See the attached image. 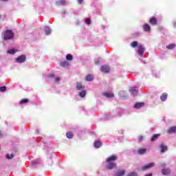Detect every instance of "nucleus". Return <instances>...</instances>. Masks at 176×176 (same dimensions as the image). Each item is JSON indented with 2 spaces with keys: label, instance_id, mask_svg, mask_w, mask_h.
Listing matches in <instances>:
<instances>
[{
  "label": "nucleus",
  "instance_id": "obj_1",
  "mask_svg": "<svg viewBox=\"0 0 176 176\" xmlns=\"http://www.w3.org/2000/svg\"><path fill=\"white\" fill-rule=\"evenodd\" d=\"M117 159L118 156L116 155H111L107 158V163H108V164L106 166V168H107V170H112V168H115V167H116V164L113 162L117 160Z\"/></svg>",
  "mask_w": 176,
  "mask_h": 176
},
{
  "label": "nucleus",
  "instance_id": "obj_2",
  "mask_svg": "<svg viewBox=\"0 0 176 176\" xmlns=\"http://www.w3.org/2000/svg\"><path fill=\"white\" fill-rule=\"evenodd\" d=\"M13 36H14V33L12 30H8L4 33V41H10V39H13Z\"/></svg>",
  "mask_w": 176,
  "mask_h": 176
},
{
  "label": "nucleus",
  "instance_id": "obj_3",
  "mask_svg": "<svg viewBox=\"0 0 176 176\" xmlns=\"http://www.w3.org/2000/svg\"><path fill=\"white\" fill-rule=\"evenodd\" d=\"M155 166H156L155 162H151V163L146 164V166H140L138 168V170L139 171H146V170H149V168H152V167H155Z\"/></svg>",
  "mask_w": 176,
  "mask_h": 176
},
{
  "label": "nucleus",
  "instance_id": "obj_4",
  "mask_svg": "<svg viewBox=\"0 0 176 176\" xmlns=\"http://www.w3.org/2000/svg\"><path fill=\"white\" fill-rule=\"evenodd\" d=\"M138 50H137V53L140 57L144 56V53H145V47L142 45H138Z\"/></svg>",
  "mask_w": 176,
  "mask_h": 176
},
{
  "label": "nucleus",
  "instance_id": "obj_5",
  "mask_svg": "<svg viewBox=\"0 0 176 176\" xmlns=\"http://www.w3.org/2000/svg\"><path fill=\"white\" fill-rule=\"evenodd\" d=\"M26 58H27V57L25 56V55H21L16 59V63L21 64L23 63H25Z\"/></svg>",
  "mask_w": 176,
  "mask_h": 176
},
{
  "label": "nucleus",
  "instance_id": "obj_6",
  "mask_svg": "<svg viewBox=\"0 0 176 176\" xmlns=\"http://www.w3.org/2000/svg\"><path fill=\"white\" fill-rule=\"evenodd\" d=\"M129 92L133 97H135L138 94V89H137V87H133L129 89Z\"/></svg>",
  "mask_w": 176,
  "mask_h": 176
},
{
  "label": "nucleus",
  "instance_id": "obj_7",
  "mask_svg": "<svg viewBox=\"0 0 176 176\" xmlns=\"http://www.w3.org/2000/svg\"><path fill=\"white\" fill-rule=\"evenodd\" d=\"M102 72H104L105 74H108L109 72V66L104 65H102L100 68Z\"/></svg>",
  "mask_w": 176,
  "mask_h": 176
},
{
  "label": "nucleus",
  "instance_id": "obj_8",
  "mask_svg": "<svg viewBox=\"0 0 176 176\" xmlns=\"http://www.w3.org/2000/svg\"><path fill=\"white\" fill-rule=\"evenodd\" d=\"M144 105V102H138L135 104V105L133 106V108H135V109H140L142 108Z\"/></svg>",
  "mask_w": 176,
  "mask_h": 176
},
{
  "label": "nucleus",
  "instance_id": "obj_9",
  "mask_svg": "<svg viewBox=\"0 0 176 176\" xmlns=\"http://www.w3.org/2000/svg\"><path fill=\"white\" fill-rule=\"evenodd\" d=\"M94 146L96 148H101V146H102V143L100 141L96 140L94 143Z\"/></svg>",
  "mask_w": 176,
  "mask_h": 176
},
{
  "label": "nucleus",
  "instance_id": "obj_10",
  "mask_svg": "<svg viewBox=\"0 0 176 176\" xmlns=\"http://www.w3.org/2000/svg\"><path fill=\"white\" fill-rule=\"evenodd\" d=\"M170 173H171L170 168H164L162 170V174H163V175H168Z\"/></svg>",
  "mask_w": 176,
  "mask_h": 176
},
{
  "label": "nucleus",
  "instance_id": "obj_11",
  "mask_svg": "<svg viewBox=\"0 0 176 176\" xmlns=\"http://www.w3.org/2000/svg\"><path fill=\"white\" fill-rule=\"evenodd\" d=\"M44 31L46 35H50V34H52V29H50V27L49 26H45L44 28Z\"/></svg>",
  "mask_w": 176,
  "mask_h": 176
},
{
  "label": "nucleus",
  "instance_id": "obj_12",
  "mask_svg": "<svg viewBox=\"0 0 176 176\" xmlns=\"http://www.w3.org/2000/svg\"><path fill=\"white\" fill-rule=\"evenodd\" d=\"M56 3L57 6H63V5H67V1L60 0L58 1H56Z\"/></svg>",
  "mask_w": 176,
  "mask_h": 176
},
{
  "label": "nucleus",
  "instance_id": "obj_13",
  "mask_svg": "<svg viewBox=\"0 0 176 176\" xmlns=\"http://www.w3.org/2000/svg\"><path fill=\"white\" fill-rule=\"evenodd\" d=\"M149 23L150 24H152V25H156V24L157 23V20L155 17H152L151 19H150Z\"/></svg>",
  "mask_w": 176,
  "mask_h": 176
},
{
  "label": "nucleus",
  "instance_id": "obj_14",
  "mask_svg": "<svg viewBox=\"0 0 176 176\" xmlns=\"http://www.w3.org/2000/svg\"><path fill=\"white\" fill-rule=\"evenodd\" d=\"M160 147L162 153H164V152H166V151H168V149L167 146L164 144H161Z\"/></svg>",
  "mask_w": 176,
  "mask_h": 176
},
{
  "label": "nucleus",
  "instance_id": "obj_15",
  "mask_svg": "<svg viewBox=\"0 0 176 176\" xmlns=\"http://www.w3.org/2000/svg\"><path fill=\"white\" fill-rule=\"evenodd\" d=\"M40 163H41V161H39V160H36L32 162V166H33V167H38Z\"/></svg>",
  "mask_w": 176,
  "mask_h": 176
},
{
  "label": "nucleus",
  "instance_id": "obj_16",
  "mask_svg": "<svg viewBox=\"0 0 176 176\" xmlns=\"http://www.w3.org/2000/svg\"><path fill=\"white\" fill-rule=\"evenodd\" d=\"M103 96L107 98H112V97H113V94L111 92H105L103 94Z\"/></svg>",
  "mask_w": 176,
  "mask_h": 176
},
{
  "label": "nucleus",
  "instance_id": "obj_17",
  "mask_svg": "<svg viewBox=\"0 0 176 176\" xmlns=\"http://www.w3.org/2000/svg\"><path fill=\"white\" fill-rule=\"evenodd\" d=\"M93 79H94V77L93 76V75L88 74L86 76L85 80H87V82H91V80H93Z\"/></svg>",
  "mask_w": 176,
  "mask_h": 176
},
{
  "label": "nucleus",
  "instance_id": "obj_18",
  "mask_svg": "<svg viewBox=\"0 0 176 176\" xmlns=\"http://www.w3.org/2000/svg\"><path fill=\"white\" fill-rule=\"evenodd\" d=\"M175 43H171L166 46V49H168V50H173V49L175 48Z\"/></svg>",
  "mask_w": 176,
  "mask_h": 176
},
{
  "label": "nucleus",
  "instance_id": "obj_19",
  "mask_svg": "<svg viewBox=\"0 0 176 176\" xmlns=\"http://www.w3.org/2000/svg\"><path fill=\"white\" fill-rule=\"evenodd\" d=\"M48 78H54L55 82H60V80H61V78H60L59 77H55L54 74H50L48 75Z\"/></svg>",
  "mask_w": 176,
  "mask_h": 176
},
{
  "label": "nucleus",
  "instance_id": "obj_20",
  "mask_svg": "<svg viewBox=\"0 0 176 176\" xmlns=\"http://www.w3.org/2000/svg\"><path fill=\"white\" fill-rule=\"evenodd\" d=\"M143 30L144 31L148 32V31H151V26L146 23H145L143 25Z\"/></svg>",
  "mask_w": 176,
  "mask_h": 176
},
{
  "label": "nucleus",
  "instance_id": "obj_21",
  "mask_svg": "<svg viewBox=\"0 0 176 176\" xmlns=\"http://www.w3.org/2000/svg\"><path fill=\"white\" fill-rule=\"evenodd\" d=\"M60 65L63 68H67V67H68L69 65V63H68V61H67V60H65V61L60 63Z\"/></svg>",
  "mask_w": 176,
  "mask_h": 176
},
{
  "label": "nucleus",
  "instance_id": "obj_22",
  "mask_svg": "<svg viewBox=\"0 0 176 176\" xmlns=\"http://www.w3.org/2000/svg\"><path fill=\"white\" fill-rule=\"evenodd\" d=\"M76 89L77 90H83V89H85V86H83L80 82H77Z\"/></svg>",
  "mask_w": 176,
  "mask_h": 176
},
{
  "label": "nucleus",
  "instance_id": "obj_23",
  "mask_svg": "<svg viewBox=\"0 0 176 176\" xmlns=\"http://www.w3.org/2000/svg\"><path fill=\"white\" fill-rule=\"evenodd\" d=\"M160 135V134H154V135L152 136V138H151V141L152 142H154V141H156V140H157V138H159Z\"/></svg>",
  "mask_w": 176,
  "mask_h": 176
},
{
  "label": "nucleus",
  "instance_id": "obj_24",
  "mask_svg": "<svg viewBox=\"0 0 176 176\" xmlns=\"http://www.w3.org/2000/svg\"><path fill=\"white\" fill-rule=\"evenodd\" d=\"M126 171H124V170H120L117 172L113 176H123L124 175Z\"/></svg>",
  "mask_w": 176,
  "mask_h": 176
},
{
  "label": "nucleus",
  "instance_id": "obj_25",
  "mask_svg": "<svg viewBox=\"0 0 176 176\" xmlns=\"http://www.w3.org/2000/svg\"><path fill=\"white\" fill-rule=\"evenodd\" d=\"M176 132V126H172L168 130L169 134H173V133Z\"/></svg>",
  "mask_w": 176,
  "mask_h": 176
},
{
  "label": "nucleus",
  "instance_id": "obj_26",
  "mask_svg": "<svg viewBox=\"0 0 176 176\" xmlns=\"http://www.w3.org/2000/svg\"><path fill=\"white\" fill-rule=\"evenodd\" d=\"M160 100L161 101H166V100H167V94H162V95L160 96Z\"/></svg>",
  "mask_w": 176,
  "mask_h": 176
},
{
  "label": "nucleus",
  "instance_id": "obj_27",
  "mask_svg": "<svg viewBox=\"0 0 176 176\" xmlns=\"http://www.w3.org/2000/svg\"><path fill=\"white\" fill-rule=\"evenodd\" d=\"M146 152V148H140L138 150L139 155H145Z\"/></svg>",
  "mask_w": 176,
  "mask_h": 176
},
{
  "label": "nucleus",
  "instance_id": "obj_28",
  "mask_svg": "<svg viewBox=\"0 0 176 176\" xmlns=\"http://www.w3.org/2000/svg\"><path fill=\"white\" fill-rule=\"evenodd\" d=\"M66 60H67L68 61H72V60H74V56H72L71 54H68L66 56Z\"/></svg>",
  "mask_w": 176,
  "mask_h": 176
},
{
  "label": "nucleus",
  "instance_id": "obj_29",
  "mask_svg": "<svg viewBox=\"0 0 176 176\" xmlns=\"http://www.w3.org/2000/svg\"><path fill=\"white\" fill-rule=\"evenodd\" d=\"M66 137H67V138L71 139V138H72L74 137V133H73L72 131L67 132V133H66Z\"/></svg>",
  "mask_w": 176,
  "mask_h": 176
},
{
  "label": "nucleus",
  "instance_id": "obj_30",
  "mask_svg": "<svg viewBox=\"0 0 176 176\" xmlns=\"http://www.w3.org/2000/svg\"><path fill=\"white\" fill-rule=\"evenodd\" d=\"M119 95L120 96L121 98H124V97H126V92L121 91H120Z\"/></svg>",
  "mask_w": 176,
  "mask_h": 176
},
{
  "label": "nucleus",
  "instance_id": "obj_31",
  "mask_svg": "<svg viewBox=\"0 0 176 176\" xmlns=\"http://www.w3.org/2000/svg\"><path fill=\"white\" fill-rule=\"evenodd\" d=\"M7 53H8V54H15L16 51L14 49H11L7 51Z\"/></svg>",
  "mask_w": 176,
  "mask_h": 176
},
{
  "label": "nucleus",
  "instance_id": "obj_32",
  "mask_svg": "<svg viewBox=\"0 0 176 176\" xmlns=\"http://www.w3.org/2000/svg\"><path fill=\"white\" fill-rule=\"evenodd\" d=\"M79 96H80V97H82V98L85 97V96H86V91H85V90L81 91L79 93Z\"/></svg>",
  "mask_w": 176,
  "mask_h": 176
},
{
  "label": "nucleus",
  "instance_id": "obj_33",
  "mask_svg": "<svg viewBox=\"0 0 176 176\" xmlns=\"http://www.w3.org/2000/svg\"><path fill=\"white\" fill-rule=\"evenodd\" d=\"M131 47H137L138 46V42L133 41L132 43H131Z\"/></svg>",
  "mask_w": 176,
  "mask_h": 176
},
{
  "label": "nucleus",
  "instance_id": "obj_34",
  "mask_svg": "<svg viewBox=\"0 0 176 176\" xmlns=\"http://www.w3.org/2000/svg\"><path fill=\"white\" fill-rule=\"evenodd\" d=\"M28 99H23L20 101L19 104H27L28 102Z\"/></svg>",
  "mask_w": 176,
  "mask_h": 176
},
{
  "label": "nucleus",
  "instance_id": "obj_35",
  "mask_svg": "<svg viewBox=\"0 0 176 176\" xmlns=\"http://www.w3.org/2000/svg\"><path fill=\"white\" fill-rule=\"evenodd\" d=\"M127 176H138V174L135 172H131L127 175Z\"/></svg>",
  "mask_w": 176,
  "mask_h": 176
},
{
  "label": "nucleus",
  "instance_id": "obj_36",
  "mask_svg": "<svg viewBox=\"0 0 176 176\" xmlns=\"http://www.w3.org/2000/svg\"><path fill=\"white\" fill-rule=\"evenodd\" d=\"M0 91L1 93H4V91H6V87H0Z\"/></svg>",
  "mask_w": 176,
  "mask_h": 176
},
{
  "label": "nucleus",
  "instance_id": "obj_37",
  "mask_svg": "<svg viewBox=\"0 0 176 176\" xmlns=\"http://www.w3.org/2000/svg\"><path fill=\"white\" fill-rule=\"evenodd\" d=\"M14 156V155L13 154H10V155L7 154L6 157L7 159H13Z\"/></svg>",
  "mask_w": 176,
  "mask_h": 176
},
{
  "label": "nucleus",
  "instance_id": "obj_38",
  "mask_svg": "<svg viewBox=\"0 0 176 176\" xmlns=\"http://www.w3.org/2000/svg\"><path fill=\"white\" fill-rule=\"evenodd\" d=\"M90 23H91L90 19H85V24L89 25V24H90Z\"/></svg>",
  "mask_w": 176,
  "mask_h": 176
},
{
  "label": "nucleus",
  "instance_id": "obj_39",
  "mask_svg": "<svg viewBox=\"0 0 176 176\" xmlns=\"http://www.w3.org/2000/svg\"><path fill=\"white\" fill-rule=\"evenodd\" d=\"M100 63V58L95 59V64H98Z\"/></svg>",
  "mask_w": 176,
  "mask_h": 176
},
{
  "label": "nucleus",
  "instance_id": "obj_40",
  "mask_svg": "<svg viewBox=\"0 0 176 176\" xmlns=\"http://www.w3.org/2000/svg\"><path fill=\"white\" fill-rule=\"evenodd\" d=\"M138 139V141L141 142L142 141V140H144V136H139Z\"/></svg>",
  "mask_w": 176,
  "mask_h": 176
},
{
  "label": "nucleus",
  "instance_id": "obj_41",
  "mask_svg": "<svg viewBox=\"0 0 176 176\" xmlns=\"http://www.w3.org/2000/svg\"><path fill=\"white\" fill-rule=\"evenodd\" d=\"M160 167L164 168V167H166V163H162V164H160Z\"/></svg>",
  "mask_w": 176,
  "mask_h": 176
},
{
  "label": "nucleus",
  "instance_id": "obj_42",
  "mask_svg": "<svg viewBox=\"0 0 176 176\" xmlns=\"http://www.w3.org/2000/svg\"><path fill=\"white\" fill-rule=\"evenodd\" d=\"M108 118H109V114H105L104 118L107 120V119H108Z\"/></svg>",
  "mask_w": 176,
  "mask_h": 176
},
{
  "label": "nucleus",
  "instance_id": "obj_43",
  "mask_svg": "<svg viewBox=\"0 0 176 176\" xmlns=\"http://www.w3.org/2000/svg\"><path fill=\"white\" fill-rule=\"evenodd\" d=\"M173 25L174 28H176V21L173 22Z\"/></svg>",
  "mask_w": 176,
  "mask_h": 176
},
{
  "label": "nucleus",
  "instance_id": "obj_44",
  "mask_svg": "<svg viewBox=\"0 0 176 176\" xmlns=\"http://www.w3.org/2000/svg\"><path fill=\"white\" fill-rule=\"evenodd\" d=\"M82 2H83V0H78V3L80 4L82 3Z\"/></svg>",
  "mask_w": 176,
  "mask_h": 176
},
{
  "label": "nucleus",
  "instance_id": "obj_45",
  "mask_svg": "<svg viewBox=\"0 0 176 176\" xmlns=\"http://www.w3.org/2000/svg\"><path fill=\"white\" fill-rule=\"evenodd\" d=\"M144 176H152V173L146 174V175H145Z\"/></svg>",
  "mask_w": 176,
  "mask_h": 176
},
{
  "label": "nucleus",
  "instance_id": "obj_46",
  "mask_svg": "<svg viewBox=\"0 0 176 176\" xmlns=\"http://www.w3.org/2000/svg\"><path fill=\"white\" fill-rule=\"evenodd\" d=\"M0 137H3V134H2V132L0 131Z\"/></svg>",
  "mask_w": 176,
  "mask_h": 176
}]
</instances>
